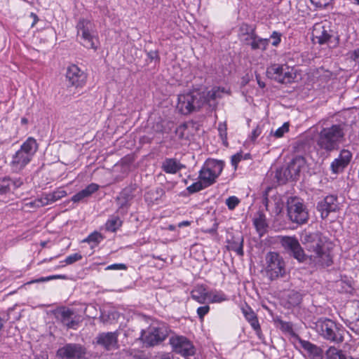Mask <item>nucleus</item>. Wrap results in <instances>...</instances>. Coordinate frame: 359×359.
I'll use <instances>...</instances> for the list:
<instances>
[{"label":"nucleus","instance_id":"f257e3e1","mask_svg":"<svg viewBox=\"0 0 359 359\" xmlns=\"http://www.w3.org/2000/svg\"><path fill=\"white\" fill-rule=\"evenodd\" d=\"M349 125L345 121L325 124L317 135L316 145L327 153L338 150L340 144L345 141Z\"/></svg>","mask_w":359,"mask_h":359},{"label":"nucleus","instance_id":"f03ea898","mask_svg":"<svg viewBox=\"0 0 359 359\" xmlns=\"http://www.w3.org/2000/svg\"><path fill=\"white\" fill-rule=\"evenodd\" d=\"M306 250L311 252L309 259L315 266H329L332 263L330 255L323 249L322 241L316 234L304 237Z\"/></svg>","mask_w":359,"mask_h":359},{"label":"nucleus","instance_id":"7ed1b4c3","mask_svg":"<svg viewBox=\"0 0 359 359\" xmlns=\"http://www.w3.org/2000/svg\"><path fill=\"white\" fill-rule=\"evenodd\" d=\"M38 149V144L33 137H28L20 149L13 156L11 165L15 172L22 170L32 159Z\"/></svg>","mask_w":359,"mask_h":359},{"label":"nucleus","instance_id":"20e7f679","mask_svg":"<svg viewBox=\"0 0 359 359\" xmlns=\"http://www.w3.org/2000/svg\"><path fill=\"white\" fill-rule=\"evenodd\" d=\"M205 103V95L198 90L180 94L177 97V109L184 115L200 109Z\"/></svg>","mask_w":359,"mask_h":359},{"label":"nucleus","instance_id":"39448f33","mask_svg":"<svg viewBox=\"0 0 359 359\" xmlns=\"http://www.w3.org/2000/svg\"><path fill=\"white\" fill-rule=\"evenodd\" d=\"M315 324V330L325 339L337 344L344 341L341 325L327 318H320Z\"/></svg>","mask_w":359,"mask_h":359},{"label":"nucleus","instance_id":"423d86ee","mask_svg":"<svg viewBox=\"0 0 359 359\" xmlns=\"http://www.w3.org/2000/svg\"><path fill=\"white\" fill-rule=\"evenodd\" d=\"M77 37L80 43L87 48L97 49V37L95 26L90 20L81 18L76 26Z\"/></svg>","mask_w":359,"mask_h":359},{"label":"nucleus","instance_id":"0eeeda50","mask_svg":"<svg viewBox=\"0 0 359 359\" xmlns=\"http://www.w3.org/2000/svg\"><path fill=\"white\" fill-rule=\"evenodd\" d=\"M224 163L222 161L209 158L199 171L198 178L209 187L213 184L222 173Z\"/></svg>","mask_w":359,"mask_h":359},{"label":"nucleus","instance_id":"6e6552de","mask_svg":"<svg viewBox=\"0 0 359 359\" xmlns=\"http://www.w3.org/2000/svg\"><path fill=\"white\" fill-rule=\"evenodd\" d=\"M287 212L289 219L299 224H304L309 219V212L303 200L296 196L287 198Z\"/></svg>","mask_w":359,"mask_h":359},{"label":"nucleus","instance_id":"1a4fd4ad","mask_svg":"<svg viewBox=\"0 0 359 359\" xmlns=\"http://www.w3.org/2000/svg\"><path fill=\"white\" fill-rule=\"evenodd\" d=\"M312 40L314 43L327 44L329 47H335L338 44V37H335L327 23L318 22L313 27Z\"/></svg>","mask_w":359,"mask_h":359},{"label":"nucleus","instance_id":"9d476101","mask_svg":"<svg viewBox=\"0 0 359 359\" xmlns=\"http://www.w3.org/2000/svg\"><path fill=\"white\" fill-rule=\"evenodd\" d=\"M169 330L164 324L151 325L147 332L142 330L141 339L147 346H153L163 341L168 336Z\"/></svg>","mask_w":359,"mask_h":359},{"label":"nucleus","instance_id":"9b49d317","mask_svg":"<svg viewBox=\"0 0 359 359\" xmlns=\"http://www.w3.org/2000/svg\"><path fill=\"white\" fill-rule=\"evenodd\" d=\"M266 264V271L271 280L276 279L285 275V262L278 253L275 252L267 253Z\"/></svg>","mask_w":359,"mask_h":359},{"label":"nucleus","instance_id":"f8f14e48","mask_svg":"<svg viewBox=\"0 0 359 359\" xmlns=\"http://www.w3.org/2000/svg\"><path fill=\"white\" fill-rule=\"evenodd\" d=\"M294 72L286 65H273L267 68L266 75L271 79L279 83H287L294 79Z\"/></svg>","mask_w":359,"mask_h":359},{"label":"nucleus","instance_id":"ddd939ff","mask_svg":"<svg viewBox=\"0 0 359 359\" xmlns=\"http://www.w3.org/2000/svg\"><path fill=\"white\" fill-rule=\"evenodd\" d=\"M280 242L283 248L299 262H303L306 260L307 257L296 238L283 236L281 237Z\"/></svg>","mask_w":359,"mask_h":359},{"label":"nucleus","instance_id":"4468645a","mask_svg":"<svg viewBox=\"0 0 359 359\" xmlns=\"http://www.w3.org/2000/svg\"><path fill=\"white\" fill-rule=\"evenodd\" d=\"M170 344L173 351L184 357L194 355L195 348L187 337L183 336H175L170 338Z\"/></svg>","mask_w":359,"mask_h":359},{"label":"nucleus","instance_id":"2eb2a0df","mask_svg":"<svg viewBox=\"0 0 359 359\" xmlns=\"http://www.w3.org/2000/svg\"><path fill=\"white\" fill-rule=\"evenodd\" d=\"M86 353V348L81 344H67L57 350V355L60 359H81Z\"/></svg>","mask_w":359,"mask_h":359},{"label":"nucleus","instance_id":"dca6fc26","mask_svg":"<svg viewBox=\"0 0 359 359\" xmlns=\"http://www.w3.org/2000/svg\"><path fill=\"white\" fill-rule=\"evenodd\" d=\"M316 209L320 214L323 219H326L331 212H336L339 210L337 196L329 195L318 202Z\"/></svg>","mask_w":359,"mask_h":359},{"label":"nucleus","instance_id":"f3484780","mask_svg":"<svg viewBox=\"0 0 359 359\" xmlns=\"http://www.w3.org/2000/svg\"><path fill=\"white\" fill-rule=\"evenodd\" d=\"M305 163L303 157H297L294 158L288 165L287 168L285 169L283 175L285 179H280L276 174V177L280 183H285L288 180L292 181L296 180L299 175L302 168Z\"/></svg>","mask_w":359,"mask_h":359},{"label":"nucleus","instance_id":"a211bd4d","mask_svg":"<svg viewBox=\"0 0 359 359\" xmlns=\"http://www.w3.org/2000/svg\"><path fill=\"white\" fill-rule=\"evenodd\" d=\"M118 332H102L95 337V343L107 351L116 349L118 348Z\"/></svg>","mask_w":359,"mask_h":359},{"label":"nucleus","instance_id":"6ab92c4d","mask_svg":"<svg viewBox=\"0 0 359 359\" xmlns=\"http://www.w3.org/2000/svg\"><path fill=\"white\" fill-rule=\"evenodd\" d=\"M66 78L69 85L79 87L86 82V75L76 65H72L67 70Z\"/></svg>","mask_w":359,"mask_h":359},{"label":"nucleus","instance_id":"aec40b11","mask_svg":"<svg viewBox=\"0 0 359 359\" xmlns=\"http://www.w3.org/2000/svg\"><path fill=\"white\" fill-rule=\"evenodd\" d=\"M352 154L347 149H342L337 158L331 163V170L334 173L341 172L350 163Z\"/></svg>","mask_w":359,"mask_h":359},{"label":"nucleus","instance_id":"412c9836","mask_svg":"<svg viewBox=\"0 0 359 359\" xmlns=\"http://www.w3.org/2000/svg\"><path fill=\"white\" fill-rule=\"evenodd\" d=\"M135 191V186L130 185L124 188L119 196L116 198V201L120 208H127L130 205V201L134 197V192Z\"/></svg>","mask_w":359,"mask_h":359},{"label":"nucleus","instance_id":"4be33fe9","mask_svg":"<svg viewBox=\"0 0 359 359\" xmlns=\"http://www.w3.org/2000/svg\"><path fill=\"white\" fill-rule=\"evenodd\" d=\"M244 41L252 50H265L269 43V39L260 38L255 33H252L251 36L245 38Z\"/></svg>","mask_w":359,"mask_h":359},{"label":"nucleus","instance_id":"5701e85b","mask_svg":"<svg viewBox=\"0 0 359 359\" xmlns=\"http://www.w3.org/2000/svg\"><path fill=\"white\" fill-rule=\"evenodd\" d=\"M74 312L69 309H63L60 312V318L64 325L68 328H75L79 321L75 320Z\"/></svg>","mask_w":359,"mask_h":359},{"label":"nucleus","instance_id":"b1692460","mask_svg":"<svg viewBox=\"0 0 359 359\" xmlns=\"http://www.w3.org/2000/svg\"><path fill=\"white\" fill-rule=\"evenodd\" d=\"M99 189V186L97 184L91 183L88 185L84 189L80 191L72 197V201L74 203H79L82 201L84 198H88L93 193L97 191Z\"/></svg>","mask_w":359,"mask_h":359},{"label":"nucleus","instance_id":"393cba45","mask_svg":"<svg viewBox=\"0 0 359 359\" xmlns=\"http://www.w3.org/2000/svg\"><path fill=\"white\" fill-rule=\"evenodd\" d=\"M183 165L175 158H165L162 163V169L169 174H175L182 168Z\"/></svg>","mask_w":359,"mask_h":359},{"label":"nucleus","instance_id":"a878e982","mask_svg":"<svg viewBox=\"0 0 359 359\" xmlns=\"http://www.w3.org/2000/svg\"><path fill=\"white\" fill-rule=\"evenodd\" d=\"M243 313L246 320L250 323L252 327L257 332V334L259 335L261 332V328L257 315L250 307L243 309Z\"/></svg>","mask_w":359,"mask_h":359},{"label":"nucleus","instance_id":"bb28decb","mask_svg":"<svg viewBox=\"0 0 359 359\" xmlns=\"http://www.w3.org/2000/svg\"><path fill=\"white\" fill-rule=\"evenodd\" d=\"M209 292L207 291L204 285H197L191 291V296L192 299L200 304H204L208 299Z\"/></svg>","mask_w":359,"mask_h":359},{"label":"nucleus","instance_id":"cd10ccee","mask_svg":"<svg viewBox=\"0 0 359 359\" xmlns=\"http://www.w3.org/2000/svg\"><path fill=\"white\" fill-rule=\"evenodd\" d=\"M253 224L259 236H262L266 233V229L268 227L265 215L263 212L259 211L257 212V217L253 219Z\"/></svg>","mask_w":359,"mask_h":359},{"label":"nucleus","instance_id":"c85d7f7f","mask_svg":"<svg viewBox=\"0 0 359 359\" xmlns=\"http://www.w3.org/2000/svg\"><path fill=\"white\" fill-rule=\"evenodd\" d=\"M229 249L237 253L239 256L243 255V238L242 236H233L229 241Z\"/></svg>","mask_w":359,"mask_h":359},{"label":"nucleus","instance_id":"c756f323","mask_svg":"<svg viewBox=\"0 0 359 359\" xmlns=\"http://www.w3.org/2000/svg\"><path fill=\"white\" fill-rule=\"evenodd\" d=\"M302 347L313 355V358H320L322 355V350L316 345L310 341L300 340Z\"/></svg>","mask_w":359,"mask_h":359},{"label":"nucleus","instance_id":"7c9ffc66","mask_svg":"<svg viewBox=\"0 0 359 359\" xmlns=\"http://www.w3.org/2000/svg\"><path fill=\"white\" fill-rule=\"evenodd\" d=\"M326 356L327 359H353L352 357L346 355L342 351L335 347L329 348L326 351Z\"/></svg>","mask_w":359,"mask_h":359},{"label":"nucleus","instance_id":"2f4dec72","mask_svg":"<svg viewBox=\"0 0 359 359\" xmlns=\"http://www.w3.org/2000/svg\"><path fill=\"white\" fill-rule=\"evenodd\" d=\"M224 92V89L220 88L219 87H214L206 93L203 92L205 95V103L210 102L212 100H215L217 98H220Z\"/></svg>","mask_w":359,"mask_h":359},{"label":"nucleus","instance_id":"473e14b6","mask_svg":"<svg viewBox=\"0 0 359 359\" xmlns=\"http://www.w3.org/2000/svg\"><path fill=\"white\" fill-rule=\"evenodd\" d=\"M122 224L118 216H112L105 224L106 230L111 232L116 231Z\"/></svg>","mask_w":359,"mask_h":359},{"label":"nucleus","instance_id":"72a5a7b5","mask_svg":"<svg viewBox=\"0 0 359 359\" xmlns=\"http://www.w3.org/2000/svg\"><path fill=\"white\" fill-rule=\"evenodd\" d=\"M53 203L50 201L49 195L48 194H43L40 198L36 199L35 201L30 202L29 205L32 207H42L49 204Z\"/></svg>","mask_w":359,"mask_h":359},{"label":"nucleus","instance_id":"f704fd0d","mask_svg":"<svg viewBox=\"0 0 359 359\" xmlns=\"http://www.w3.org/2000/svg\"><path fill=\"white\" fill-rule=\"evenodd\" d=\"M210 303H220L227 299L226 296L222 292H209L208 297Z\"/></svg>","mask_w":359,"mask_h":359},{"label":"nucleus","instance_id":"c9c22d12","mask_svg":"<svg viewBox=\"0 0 359 359\" xmlns=\"http://www.w3.org/2000/svg\"><path fill=\"white\" fill-rule=\"evenodd\" d=\"M302 299V294L298 292L291 291L288 294V302L293 306L299 305L301 303Z\"/></svg>","mask_w":359,"mask_h":359},{"label":"nucleus","instance_id":"e433bc0d","mask_svg":"<svg viewBox=\"0 0 359 359\" xmlns=\"http://www.w3.org/2000/svg\"><path fill=\"white\" fill-rule=\"evenodd\" d=\"M206 187H208V186H206V184H205V183H203V182L200 180L199 181L194 182L190 186H189L187 188V190L189 192V194H192L198 191H200Z\"/></svg>","mask_w":359,"mask_h":359},{"label":"nucleus","instance_id":"4c0bfd02","mask_svg":"<svg viewBox=\"0 0 359 359\" xmlns=\"http://www.w3.org/2000/svg\"><path fill=\"white\" fill-rule=\"evenodd\" d=\"M11 189V179L9 177H5L0 180V193L6 194Z\"/></svg>","mask_w":359,"mask_h":359},{"label":"nucleus","instance_id":"58836bf2","mask_svg":"<svg viewBox=\"0 0 359 359\" xmlns=\"http://www.w3.org/2000/svg\"><path fill=\"white\" fill-rule=\"evenodd\" d=\"M48 194L49 195V197L52 203H54L60 200V198L65 197L67 195V192L64 189L60 188L56 189L53 192L49 193Z\"/></svg>","mask_w":359,"mask_h":359},{"label":"nucleus","instance_id":"ea45409f","mask_svg":"<svg viewBox=\"0 0 359 359\" xmlns=\"http://www.w3.org/2000/svg\"><path fill=\"white\" fill-rule=\"evenodd\" d=\"M102 239V236L101 233L95 231L90 234L86 239H84L83 242H88V243H98L100 242V241Z\"/></svg>","mask_w":359,"mask_h":359},{"label":"nucleus","instance_id":"a19ab883","mask_svg":"<svg viewBox=\"0 0 359 359\" xmlns=\"http://www.w3.org/2000/svg\"><path fill=\"white\" fill-rule=\"evenodd\" d=\"M239 203V199L234 196H230L226 200V204L228 208L231 210H233L238 205Z\"/></svg>","mask_w":359,"mask_h":359},{"label":"nucleus","instance_id":"79ce46f5","mask_svg":"<svg viewBox=\"0 0 359 359\" xmlns=\"http://www.w3.org/2000/svg\"><path fill=\"white\" fill-rule=\"evenodd\" d=\"M241 31L243 32V35H247L248 38H250L252 35V33H255V28L248 25V24H242L241 25Z\"/></svg>","mask_w":359,"mask_h":359},{"label":"nucleus","instance_id":"37998d69","mask_svg":"<svg viewBox=\"0 0 359 359\" xmlns=\"http://www.w3.org/2000/svg\"><path fill=\"white\" fill-rule=\"evenodd\" d=\"M82 259V255L79 253H74L69 255L65 260L66 264H72L74 262L79 261Z\"/></svg>","mask_w":359,"mask_h":359},{"label":"nucleus","instance_id":"c03bdc74","mask_svg":"<svg viewBox=\"0 0 359 359\" xmlns=\"http://www.w3.org/2000/svg\"><path fill=\"white\" fill-rule=\"evenodd\" d=\"M289 130V123H283V125L280 127L279 128H278L275 133H274V136L276 137H281L283 136V135L288 132Z\"/></svg>","mask_w":359,"mask_h":359},{"label":"nucleus","instance_id":"a18cd8bd","mask_svg":"<svg viewBox=\"0 0 359 359\" xmlns=\"http://www.w3.org/2000/svg\"><path fill=\"white\" fill-rule=\"evenodd\" d=\"M226 130H227V128H226V124L225 123H219V126H218L219 134L224 142H226V136H227Z\"/></svg>","mask_w":359,"mask_h":359},{"label":"nucleus","instance_id":"49530a36","mask_svg":"<svg viewBox=\"0 0 359 359\" xmlns=\"http://www.w3.org/2000/svg\"><path fill=\"white\" fill-rule=\"evenodd\" d=\"M280 325V328L285 332H290L292 331V325L290 323L285 322L280 319L276 320Z\"/></svg>","mask_w":359,"mask_h":359},{"label":"nucleus","instance_id":"de8ad7c7","mask_svg":"<svg viewBox=\"0 0 359 359\" xmlns=\"http://www.w3.org/2000/svg\"><path fill=\"white\" fill-rule=\"evenodd\" d=\"M311 2L318 8H325L330 4V0H311Z\"/></svg>","mask_w":359,"mask_h":359},{"label":"nucleus","instance_id":"09e8293b","mask_svg":"<svg viewBox=\"0 0 359 359\" xmlns=\"http://www.w3.org/2000/svg\"><path fill=\"white\" fill-rule=\"evenodd\" d=\"M243 159V154L237 153L231 156V164L235 169L237 168L238 163Z\"/></svg>","mask_w":359,"mask_h":359},{"label":"nucleus","instance_id":"8fccbe9b","mask_svg":"<svg viewBox=\"0 0 359 359\" xmlns=\"http://www.w3.org/2000/svg\"><path fill=\"white\" fill-rule=\"evenodd\" d=\"M280 37L281 34L278 32H273L272 34L271 35V38L273 39L272 45L274 46H277L280 43Z\"/></svg>","mask_w":359,"mask_h":359},{"label":"nucleus","instance_id":"3c124183","mask_svg":"<svg viewBox=\"0 0 359 359\" xmlns=\"http://www.w3.org/2000/svg\"><path fill=\"white\" fill-rule=\"evenodd\" d=\"M210 311V306L206 305L204 306H200L197 309V314L201 319H203L204 316L206 315Z\"/></svg>","mask_w":359,"mask_h":359},{"label":"nucleus","instance_id":"603ef678","mask_svg":"<svg viewBox=\"0 0 359 359\" xmlns=\"http://www.w3.org/2000/svg\"><path fill=\"white\" fill-rule=\"evenodd\" d=\"M348 327L357 334H359V318L355 321L349 322Z\"/></svg>","mask_w":359,"mask_h":359},{"label":"nucleus","instance_id":"864d4df0","mask_svg":"<svg viewBox=\"0 0 359 359\" xmlns=\"http://www.w3.org/2000/svg\"><path fill=\"white\" fill-rule=\"evenodd\" d=\"M126 269L127 267L124 264H114L108 266L106 268L107 270H126Z\"/></svg>","mask_w":359,"mask_h":359},{"label":"nucleus","instance_id":"5fc2aeb1","mask_svg":"<svg viewBox=\"0 0 359 359\" xmlns=\"http://www.w3.org/2000/svg\"><path fill=\"white\" fill-rule=\"evenodd\" d=\"M349 55L350 57L359 65V48L351 52Z\"/></svg>","mask_w":359,"mask_h":359},{"label":"nucleus","instance_id":"6e6d98bb","mask_svg":"<svg viewBox=\"0 0 359 359\" xmlns=\"http://www.w3.org/2000/svg\"><path fill=\"white\" fill-rule=\"evenodd\" d=\"M22 183V180L20 178L11 180V187H13V189L20 187Z\"/></svg>","mask_w":359,"mask_h":359},{"label":"nucleus","instance_id":"4d7b16f0","mask_svg":"<svg viewBox=\"0 0 359 359\" xmlns=\"http://www.w3.org/2000/svg\"><path fill=\"white\" fill-rule=\"evenodd\" d=\"M261 133L262 129L259 126H257L255 129L253 130L252 133L251 140L252 141H255L257 139V137L260 135Z\"/></svg>","mask_w":359,"mask_h":359},{"label":"nucleus","instance_id":"13d9d810","mask_svg":"<svg viewBox=\"0 0 359 359\" xmlns=\"http://www.w3.org/2000/svg\"><path fill=\"white\" fill-rule=\"evenodd\" d=\"M148 57L151 60V61L154 60H158V52L156 50H151L147 53Z\"/></svg>","mask_w":359,"mask_h":359},{"label":"nucleus","instance_id":"bf43d9fd","mask_svg":"<svg viewBox=\"0 0 359 359\" xmlns=\"http://www.w3.org/2000/svg\"><path fill=\"white\" fill-rule=\"evenodd\" d=\"M155 193L156 194V197L154 198V200H158L159 197H161L164 194V191L162 189H156L155 190Z\"/></svg>","mask_w":359,"mask_h":359},{"label":"nucleus","instance_id":"052dcab7","mask_svg":"<svg viewBox=\"0 0 359 359\" xmlns=\"http://www.w3.org/2000/svg\"><path fill=\"white\" fill-rule=\"evenodd\" d=\"M262 203H263L264 205L265 206L266 210H268L269 198L267 197V191H266L264 195Z\"/></svg>","mask_w":359,"mask_h":359},{"label":"nucleus","instance_id":"680f3d73","mask_svg":"<svg viewBox=\"0 0 359 359\" xmlns=\"http://www.w3.org/2000/svg\"><path fill=\"white\" fill-rule=\"evenodd\" d=\"M60 277H61L60 276H48L47 278H42L40 280H37V282L45 281V280H50L58 278H60Z\"/></svg>","mask_w":359,"mask_h":359},{"label":"nucleus","instance_id":"e2e57ef3","mask_svg":"<svg viewBox=\"0 0 359 359\" xmlns=\"http://www.w3.org/2000/svg\"><path fill=\"white\" fill-rule=\"evenodd\" d=\"M29 359H48V357L46 355H33Z\"/></svg>","mask_w":359,"mask_h":359},{"label":"nucleus","instance_id":"0e129e2a","mask_svg":"<svg viewBox=\"0 0 359 359\" xmlns=\"http://www.w3.org/2000/svg\"><path fill=\"white\" fill-rule=\"evenodd\" d=\"M256 79H257V83H258L259 86L262 88H264L265 83L263 81H260L259 76L257 75Z\"/></svg>","mask_w":359,"mask_h":359},{"label":"nucleus","instance_id":"69168bd1","mask_svg":"<svg viewBox=\"0 0 359 359\" xmlns=\"http://www.w3.org/2000/svg\"><path fill=\"white\" fill-rule=\"evenodd\" d=\"M161 359H172V355L170 353H165L161 355Z\"/></svg>","mask_w":359,"mask_h":359},{"label":"nucleus","instance_id":"338daca9","mask_svg":"<svg viewBox=\"0 0 359 359\" xmlns=\"http://www.w3.org/2000/svg\"><path fill=\"white\" fill-rule=\"evenodd\" d=\"M31 17H32V18H34V22H33V23L32 25V26H34L35 25V23L38 21V17L34 13H31Z\"/></svg>","mask_w":359,"mask_h":359},{"label":"nucleus","instance_id":"774afa93","mask_svg":"<svg viewBox=\"0 0 359 359\" xmlns=\"http://www.w3.org/2000/svg\"><path fill=\"white\" fill-rule=\"evenodd\" d=\"M27 122H28L27 118H25V117H24V118H22V119H21V123H22V124H27Z\"/></svg>","mask_w":359,"mask_h":359}]
</instances>
